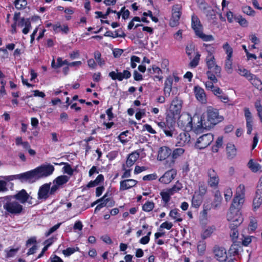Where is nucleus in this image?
<instances>
[{"instance_id":"13d9d810","label":"nucleus","mask_w":262,"mask_h":262,"mask_svg":"<svg viewBox=\"0 0 262 262\" xmlns=\"http://www.w3.org/2000/svg\"><path fill=\"white\" fill-rule=\"evenodd\" d=\"M140 58L136 56H132L130 58L131 67L134 69L136 67V63H140Z\"/></svg>"},{"instance_id":"680f3d73","label":"nucleus","mask_w":262,"mask_h":262,"mask_svg":"<svg viewBox=\"0 0 262 262\" xmlns=\"http://www.w3.org/2000/svg\"><path fill=\"white\" fill-rule=\"evenodd\" d=\"M232 194V191L230 188L226 189L224 192V197L226 201H228L231 199Z\"/></svg>"},{"instance_id":"aec40b11","label":"nucleus","mask_w":262,"mask_h":262,"mask_svg":"<svg viewBox=\"0 0 262 262\" xmlns=\"http://www.w3.org/2000/svg\"><path fill=\"white\" fill-rule=\"evenodd\" d=\"M70 180V177L66 175H62L57 177L53 182L52 187H56V192L60 187L66 184Z\"/></svg>"},{"instance_id":"c9c22d12","label":"nucleus","mask_w":262,"mask_h":262,"mask_svg":"<svg viewBox=\"0 0 262 262\" xmlns=\"http://www.w3.org/2000/svg\"><path fill=\"white\" fill-rule=\"evenodd\" d=\"M54 31L56 32L62 31L65 33H67L69 31V28L67 26H61L59 23H57L53 26Z\"/></svg>"},{"instance_id":"20e7f679","label":"nucleus","mask_w":262,"mask_h":262,"mask_svg":"<svg viewBox=\"0 0 262 262\" xmlns=\"http://www.w3.org/2000/svg\"><path fill=\"white\" fill-rule=\"evenodd\" d=\"M54 170V167L50 164H42L33 169L34 179L38 180L51 175Z\"/></svg>"},{"instance_id":"de8ad7c7","label":"nucleus","mask_w":262,"mask_h":262,"mask_svg":"<svg viewBox=\"0 0 262 262\" xmlns=\"http://www.w3.org/2000/svg\"><path fill=\"white\" fill-rule=\"evenodd\" d=\"M78 250L79 248L78 247H76V248H68L66 250H63L62 251V253L66 256H69Z\"/></svg>"},{"instance_id":"1a4fd4ad","label":"nucleus","mask_w":262,"mask_h":262,"mask_svg":"<svg viewBox=\"0 0 262 262\" xmlns=\"http://www.w3.org/2000/svg\"><path fill=\"white\" fill-rule=\"evenodd\" d=\"M207 176L208 185L213 189L217 188L220 182V178L217 172L214 169L210 168L207 171Z\"/></svg>"},{"instance_id":"0eeeda50","label":"nucleus","mask_w":262,"mask_h":262,"mask_svg":"<svg viewBox=\"0 0 262 262\" xmlns=\"http://www.w3.org/2000/svg\"><path fill=\"white\" fill-rule=\"evenodd\" d=\"M245 196V186L243 184H240L236 189V193L232 202V205L235 207H241L244 203Z\"/></svg>"},{"instance_id":"a878e982","label":"nucleus","mask_w":262,"mask_h":262,"mask_svg":"<svg viewBox=\"0 0 262 262\" xmlns=\"http://www.w3.org/2000/svg\"><path fill=\"white\" fill-rule=\"evenodd\" d=\"M216 230L215 226H211L207 227L201 233V237L203 239H205L210 237L212 233Z\"/></svg>"},{"instance_id":"5701e85b","label":"nucleus","mask_w":262,"mask_h":262,"mask_svg":"<svg viewBox=\"0 0 262 262\" xmlns=\"http://www.w3.org/2000/svg\"><path fill=\"white\" fill-rule=\"evenodd\" d=\"M191 26L196 35L199 34L203 30V27L199 18L197 16L194 14L191 16Z\"/></svg>"},{"instance_id":"052dcab7","label":"nucleus","mask_w":262,"mask_h":262,"mask_svg":"<svg viewBox=\"0 0 262 262\" xmlns=\"http://www.w3.org/2000/svg\"><path fill=\"white\" fill-rule=\"evenodd\" d=\"M148 73L150 74H157L160 75L162 73L161 70L158 67L152 66V68H149L147 69Z\"/></svg>"},{"instance_id":"4c0bfd02","label":"nucleus","mask_w":262,"mask_h":262,"mask_svg":"<svg viewBox=\"0 0 262 262\" xmlns=\"http://www.w3.org/2000/svg\"><path fill=\"white\" fill-rule=\"evenodd\" d=\"M223 143V138L222 136L219 137L215 142V145L213 146L212 147V151L214 152H217L219 151V149L222 147Z\"/></svg>"},{"instance_id":"c03bdc74","label":"nucleus","mask_w":262,"mask_h":262,"mask_svg":"<svg viewBox=\"0 0 262 262\" xmlns=\"http://www.w3.org/2000/svg\"><path fill=\"white\" fill-rule=\"evenodd\" d=\"M198 37L201 38L204 41H210L214 40V37L212 35H206L203 33V31H201L199 34L196 35Z\"/></svg>"},{"instance_id":"393cba45","label":"nucleus","mask_w":262,"mask_h":262,"mask_svg":"<svg viewBox=\"0 0 262 262\" xmlns=\"http://www.w3.org/2000/svg\"><path fill=\"white\" fill-rule=\"evenodd\" d=\"M253 209L256 210L262 207V192H256L255 196L253 201Z\"/></svg>"},{"instance_id":"2eb2a0df","label":"nucleus","mask_w":262,"mask_h":262,"mask_svg":"<svg viewBox=\"0 0 262 262\" xmlns=\"http://www.w3.org/2000/svg\"><path fill=\"white\" fill-rule=\"evenodd\" d=\"M215 257L220 261H225L227 258L226 250L222 246L215 245L213 248Z\"/></svg>"},{"instance_id":"b1692460","label":"nucleus","mask_w":262,"mask_h":262,"mask_svg":"<svg viewBox=\"0 0 262 262\" xmlns=\"http://www.w3.org/2000/svg\"><path fill=\"white\" fill-rule=\"evenodd\" d=\"M139 153L137 151L132 152L128 156L125 165L127 167H132L139 158Z\"/></svg>"},{"instance_id":"774afa93","label":"nucleus","mask_w":262,"mask_h":262,"mask_svg":"<svg viewBox=\"0 0 262 262\" xmlns=\"http://www.w3.org/2000/svg\"><path fill=\"white\" fill-rule=\"evenodd\" d=\"M173 83V78L171 77H168L165 82L164 88H169L172 89V85Z\"/></svg>"},{"instance_id":"7ed1b4c3","label":"nucleus","mask_w":262,"mask_h":262,"mask_svg":"<svg viewBox=\"0 0 262 262\" xmlns=\"http://www.w3.org/2000/svg\"><path fill=\"white\" fill-rule=\"evenodd\" d=\"M221 120L222 118L219 116L218 111L211 107H208L206 115L201 118V124L204 128H211Z\"/></svg>"},{"instance_id":"dca6fc26","label":"nucleus","mask_w":262,"mask_h":262,"mask_svg":"<svg viewBox=\"0 0 262 262\" xmlns=\"http://www.w3.org/2000/svg\"><path fill=\"white\" fill-rule=\"evenodd\" d=\"M108 75L113 80L122 81L123 79H128L130 78L131 73L128 70H124L123 72H118V70L117 69L116 72H111Z\"/></svg>"},{"instance_id":"c756f323","label":"nucleus","mask_w":262,"mask_h":262,"mask_svg":"<svg viewBox=\"0 0 262 262\" xmlns=\"http://www.w3.org/2000/svg\"><path fill=\"white\" fill-rule=\"evenodd\" d=\"M224 69L228 74H231L233 72V59L232 57H226L225 60Z\"/></svg>"},{"instance_id":"a18cd8bd","label":"nucleus","mask_w":262,"mask_h":262,"mask_svg":"<svg viewBox=\"0 0 262 262\" xmlns=\"http://www.w3.org/2000/svg\"><path fill=\"white\" fill-rule=\"evenodd\" d=\"M63 61L61 57L57 58V63H55L54 59L52 61L51 67L54 69H57L63 66Z\"/></svg>"},{"instance_id":"6ab92c4d","label":"nucleus","mask_w":262,"mask_h":262,"mask_svg":"<svg viewBox=\"0 0 262 262\" xmlns=\"http://www.w3.org/2000/svg\"><path fill=\"white\" fill-rule=\"evenodd\" d=\"M138 181L134 179H125L120 182V191H124L135 187Z\"/></svg>"},{"instance_id":"f03ea898","label":"nucleus","mask_w":262,"mask_h":262,"mask_svg":"<svg viewBox=\"0 0 262 262\" xmlns=\"http://www.w3.org/2000/svg\"><path fill=\"white\" fill-rule=\"evenodd\" d=\"M3 205L6 213L8 214L18 215L24 210V207L20 203L10 195L0 197V205Z\"/></svg>"},{"instance_id":"338daca9","label":"nucleus","mask_w":262,"mask_h":262,"mask_svg":"<svg viewBox=\"0 0 262 262\" xmlns=\"http://www.w3.org/2000/svg\"><path fill=\"white\" fill-rule=\"evenodd\" d=\"M239 248L240 247H238V246L237 245H232L230 249L231 253L233 254L234 255H238L239 254Z\"/></svg>"},{"instance_id":"a211bd4d","label":"nucleus","mask_w":262,"mask_h":262,"mask_svg":"<svg viewBox=\"0 0 262 262\" xmlns=\"http://www.w3.org/2000/svg\"><path fill=\"white\" fill-rule=\"evenodd\" d=\"M194 93L196 99L203 104L207 102L206 95L204 89L199 86L194 87Z\"/></svg>"},{"instance_id":"cd10ccee","label":"nucleus","mask_w":262,"mask_h":262,"mask_svg":"<svg viewBox=\"0 0 262 262\" xmlns=\"http://www.w3.org/2000/svg\"><path fill=\"white\" fill-rule=\"evenodd\" d=\"M236 71L240 75L246 77L249 80L252 79L254 77V75L251 74L249 71L240 66L238 67Z\"/></svg>"},{"instance_id":"72a5a7b5","label":"nucleus","mask_w":262,"mask_h":262,"mask_svg":"<svg viewBox=\"0 0 262 262\" xmlns=\"http://www.w3.org/2000/svg\"><path fill=\"white\" fill-rule=\"evenodd\" d=\"M222 48L227 55L226 57H233V50L228 42H225L223 45Z\"/></svg>"},{"instance_id":"69168bd1","label":"nucleus","mask_w":262,"mask_h":262,"mask_svg":"<svg viewBox=\"0 0 262 262\" xmlns=\"http://www.w3.org/2000/svg\"><path fill=\"white\" fill-rule=\"evenodd\" d=\"M194 51V46L191 43L188 45L186 47V53L188 56H190Z\"/></svg>"},{"instance_id":"473e14b6","label":"nucleus","mask_w":262,"mask_h":262,"mask_svg":"<svg viewBox=\"0 0 262 262\" xmlns=\"http://www.w3.org/2000/svg\"><path fill=\"white\" fill-rule=\"evenodd\" d=\"M169 216L176 222H181L183 219L181 217V214L179 213V210L178 209H174L171 210L169 214Z\"/></svg>"},{"instance_id":"a19ab883","label":"nucleus","mask_w":262,"mask_h":262,"mask_svg":"<svg viewBox=\"0 0 262 262\" xmlns=\"http://www.w3.org/2000/svg\"><path fill=\"white\" fill-rule=\"evenodd\" d=\"M206 248V244L205 241H200L198 243L197 249H198V251L199 255H203L205 253Z\"/></svg>"},{"instance_id":"6e6d98bb","label":"nucleus","mask_w":262,"mask_h":262,"mask_svg":"<svg viewBox=\"0 0 262 262\" xmlns=\"http://www.w3.org/2000/svg\"><path fill=\"white\" fill-rule=\"evenodd\" d=\"M126 167H127L125 165V164H123L122 170H124V172L121 176L122 179L129 178L131 176V169H127Z\"/></svg>"},{"instance_id":"6e6552de","label":"nucleus","mask_w":262,"mask_h":262,"mask_svg":"<svg viewBox=\"0 0 262 262\" xmlns=\"http://www.w3.org/2000/svg\"><path fill=\"white\" fill-rule=\"evenodd\" d=\"M213 135L206 134L200 136L197 140L195 146L196 148L202 149L208 146L213 141Z\"/></svg>"},{"instance_id":"4468645a","label":"nucleus","mask_w":262,"mask_h":262,"mask_svg":"<svg viewBox=\"0 0 262 262\" xmlns=\"http://www.w3.org/2000/svg\"><path fill=\"white\" fill-rule=\"evenodd\" d=\"M185 149L183 148L179 147L172 150L171 157L166 163V167L170 168L174 166L176 160L183 155Z\"/></svg>"},{"instance_id":"423d86ee","label":"nucleus","mask_w":262,"mask_h":262,"mask_svg":"<svg viewBox=\"0 0 262 262\" xmlns=\"http://www.w3.org/2000/svg\"><path fill=\"white\" fill-rule=\"evenodd\" d=\"M51 183H46L41 185L38 191L37 199L39 200L45 201L48 199L50 195H53L56 193V187H51Z\"/></svg>"},{"instance_id":"f257e3e1","label":"nucleus","mask_w":262,"mask_h":262,"mask_svg":"<svg viewBox=\"0 0 262 262\" xmlns=\"http://www.w3.org/2000/svg\"><path fill=\"white\" fill-rule=\"evenodd\" d=\"M182 104V101L177 97H176L171 101L169 110L166 114V120L167 123L169 122L171 125L172 124H174L177 120L183 118L187 119V124H191L192 118L188 115L180 116Z\"/></svg>"},{"instance_id":"79ce46f5","label":"nucleus","mask_w":262,"mask_h":262,"mask_svg":"<svg viewBox=\"0 0 262 262\" xmlns=\"http://www.w3.org/2000/svg\"><path fill=\"white\" fill-rule=\"evenodd\" d=\"M94 56L95 59L100 66H102L105 64V61L102 58H101V53L99 51H95L94 53Z\"/></svg>"},{"instance_id":"412c9836","label":"nucleus","mask_w":262,"mask_h":262,"mask_svg":"<svg viewBox=\"0 0 262 262\" xmlns=\"http://www.w3.org/2000/svg\"><path fill=\"white\" fill-rule=\"evenodd\" d=\"M10 196L11 197H13L14 199H15V200L18 201L20 203V204L25 203L28 201L29 198V194L24 189H22L16 194L14 195H11Z\"/></svg>"},{"instance_id":"58836bf2","label":"nucleus","mask_w":262,"mask_h":262,"mask_svg":"<svg viewBox=\"0 0 262 262\" xmlns=\"http://www.w3.org/2000/svg\"><path fill=\"white\" fill-rule=\"evenodd\" d=\"M14 4L17 9L21 10L26 7L27 2L26 0H15Z\"/></svg>"},{"instance_id":"2f4dec72","label":"nucleus","mask_w":262,"mask_h":262,"mask_svg":"<svg viewBox=\"0 0 262 262\" xmlns=\"http://www.w3.org/2000/svg\"><path fill=\"white\" fill-rule=\"evenodd\" d=\"M238 226L230 225V235L232 240L235 242L238 237L239 233L237 230Z\"/></svg>"},{"instance_id":"09e8293b","label":"nucleus","mask_w":262,"mask_h":262,"mask_svg":"<svg viewBox=\"0 0 262 262\" xmlns=\"http://www.w3.org/2000/svg\"><path fill=\"white\" fill-rule=\"evenodd\" d=\"M203 46L205 48L207 55H214L215 53V48L210 45L204 43Z\"/></svg>"},{"instance_id":"9d476101","label":"nucleus","mask_w":262,"mask_h":262,"mask_svg":"<svg viewBox=\"0 0 262 262\" xmlns=\"http://www.w3.org/2000/svg\"><path fill=\"white\" fill-rule=\"evenodd\" d=\"M182 6L180 4H176L172 8V16L169 25L172 27L177 26L179 24V20L182 14Z\"/></svg>"},{"instance_id":"603ef678","label":"nucleus","mask_w":262,"mask_h":262,"mask_svg":"<svg viewBox=\"0 0 262 262\" xmlns=\"http://www.w3.org/2000/svg\"><path fill=\"white\" fill-rule=\"evenodd\" d=\"M182 188L183 186L182 184L179 181H177L175 185H174L172 188H170L169 190H171V192L174 194V193L180 190Z\"/></svg>"},{"instance_id":"8fccbe9b","label":"nucleus","mask_w":262,"mask_h":262,"mask_svg":"<svg viewBox=\"0 0 262 262\" xmlns=\"http://www.w3.org/2000/svg\"><path fill=\"white\" fill-rule=\"evenodd\" d=\"M64 166L62 168L64 173H66L70 176L73 174V169L72 168L70 164L67 163H63Z\"/></svg>"},{"instance_id":"37998d69","label":"nucleus","mask_w":262,"mask_h":262,"mask_svg":"<svg viewBox=\"0 0 262 262\" xmlns=\"http://www.w3.org/2000/svg\"><path fill=\"white\" fill-rule=\"evenodd\" d=\"M222 199V198L220 193L219 191L216 192L214 195V200L213 204L214 208H217L221 205Z\"/></svg>"},{"instance_id":"9b49d317","label":"nucleus","mask_w":262,"mask_h":262,"mask_svg":"<svg viewBox=\"0 0 262 262\" xmlns=\"http://www.w3.org/2000/svg\"><path fill=\"white\" fill-rule=\"evenodd\" d=\"M205 61L207 68L210 70H212L213 72H214L217 76H220L221 72V68L216 64L214 55H207Z\"/></svg>"},{"instance_id":"49530a36","label":"nucleus","mask_w":262,"mask_h":262,"mask_svg":"<svg viewBox=\"0 0 262 262\" xmlns=\"http://www.w3.org/2000/svg\"><path fill=\"white\" fill-rule=\"evenodd\" d=\"M154 208V203L152 202H147L142 206L143 210L146 212L151 211Z\"/></svg>"},{"instance_id":"7c9ffc66","label":"nucleus","mask_w":262,"mask_h":262,"mask_svg":"<svg viewBox=\"0 0 262 262\" xmlns=\"http://www.w3.org/2000/svg\"><path fill=\"white\" fill-rule=\"evenodd\" d=\"M34 174L33 171L32 170L19 174L15 175L14 177L20 180H29L34 179Z\"/></svg>"},{"instance_id":"ea45409f","label":"nucleus","mask_w":262,"mask_h":262,"mask_svg":"<svg viewBox=\"0 0 262 262\" xmlns=\"http://www.w3.org/2000/svg\"><path fill=\"white\" fill-rule=\"evenodd\" d=\"M107 196V194L106 193L104 194L101 198L98 200L95 203H100L99 204H98L100 207L102 208L103 207L107 206V204L110 201V199L109 198H106Z\"/></svg>"},{"instance_id":"bb28decb","label":"nucleus","mask_w":262,"mask_h":262,"mask_svg":"<svg viewBox=\"0 0 262 262\" xmlns=\"http://www.w3.org/2000/svg\"><path fill=\"white\" fill-rule=\"evenodd\" d=\"M226 151L228 158L232 159L236 155V149L234 144L228 143L226 146Z\"/></svg>"},{"instance_id":"39448f33","label":"nucleus","mask_w":262,"mask_h":262,"mask_svg":"<svg viewBox=\"0 0 262 262\" xmlns=\"http://www.w3.org/2000/svg\"><path fill=\"white\" fill-rule=\"evenodd\" d=\"M239 207L233 206L232 205L230 207L227 215L228 221L231 222L230 225L238 226L242 223L243 219L238 210Z\"/></svg>"},{"instance_id":"bf43d9fd","label":"nucleus","mask_w":262,"mask_h":262,"mask_svg":"<svg viewBox=\"0 0 262 262\" xmlns=\"http://www.w3.org/2000/svg\"><path fill=\"white\" fill-rule=\"evenodd\" d=\"M207 191V187L204 185H201L199 187L198 191H196L194 193L201 196L203 198Z\"/></svg>"},{"instance_id":"f704fd0d","label":"nucleus","mask_w":262,"mask_h":262,"mask_svg":"<svg viewBox=\"0 0 262 262\" xmlns=\"http://www.w3.org/2000/svg\"><path fill=\"white\" fill-rule=\"evenodd\" d=\"M173 194L171 190H170L169 189H167L166 191H162L160 193L162 200L165 203H167L169 201L170 196Z\"/></svg>"},{"instance_id":"4be33fe9","label":"nucleus","mask_w":262,"mask_h":262,"mask_svg":"<svg viewBox=\"0 0 262 262\" xmlns=\"http://www.w3.org/2000/svg\"><path fill=\"white\" fill-rule=\"evenodd\" d=\"M190 136L188 133L182 132L180 133L177 137V142L176 145L178 146H183L190 141Z\"/></svg>"},{"instance_id":"864d4df0","label":"nucleus","mask_w":262,"mask_h":262,"mask_svg":"<svg viewBox=\"0 0 262 262\" xmlns=\"http://www.w3.org/2000/svg\"><path fill=\"white\" fill-rule=\"evenodd\" d=\"M243 12L248 15H254L255 11L250 6H246L242 8Z\"/></svg>"},{"instance_id":"c85d7f7f","label":"nucleus","mask_w":262,"mask_h":262,"mask_svg":"<svg viewBox=\"0 0 262 262\" xmlns=\"http://www.w3.org/2000/svg\"><path fill=\"white\" fill-rule=\"evenodd\" d=\"M203 199L201 196L194 193L191 200V206L198 208L202 203Z\"/></svg>"},{"instance_id":"f3484780","label":"nucleus","mask_w":262,"mask_h":262,"mask_svg":"<svg viewBox=\"0 0 262 262\" xmlns=\"http://www.w3.org/2000/svg\"><path fill=\"white\" fill-rule=\"evenodd\" d=\"M177 176V171L171 169L166 171L164 174L159 178V181L164 184L170 183Z\"/></svg>"},{"instance_id":"0e129e2a","label":"nucleus","mask_w":262,"mask_h":262,"mask_svg":"<svg viewBox=\"0 0 262 262\" xmlns=\"http://www.w3.org/2000/svg\"><path fill=\"white\" fill-rule=\"evenodd\" d=\"M246 127L247 128V134L250 135L251 134L253 126V119L246 120Z\"/></svg>"},{"instance_id":"e2e57ef3","label":"nucleus","mask_w":262,"mask_h":262,"mask_svg":"<svg viewBox=\"0 0 262 262\" xmlns=\"http://www.w3.org/2000/svg\"><path fill=\"white\" fill-rule=\"evenodd\" d=\"M158 125L159 127H160L163 131L166 128H170V126H173V125L174 124H172V125H170V123L169 122H167L166 121V122H159L158 123Z\"/></svg>"},{"instance_id":"e433bc0d","label":"nucleus","mask_w":262,"mask_h":262,"mask_svg":"<svg viewBox=\"0 0 262 262\" xmlns=\"http://www.w3.org/2000/svg\"><path fill=\"white\" fill-rule=\"evenodd\" d=\"M248 167L254 172L258 171L261 168L260 165L253 161V160H250L248 163Z\"/></svg>"},{"instance_id":"4d7b16f0","label":"nucleus","mask_w":262,"mask_h":262,"mask_svg":"<svg viewBox=\"0 0 262 262\" xmlns=\"http://www.w3.org/2000/svg\"><path fill=\"white\" fill-rule=\"evenodd\" d=\"M235 20L243 27H246L248 26V21L247 20L241 16L237 17L235 18Z\"/></svg>"},{"instance_id":"f8f14e48","label":"nucleus","mask_w":262,"mask_h":262,"mask_svg":"<svg viewBox=\"0 0 262 262\" xmlns=\"http://www.w3.org/2000/svg\"><path fill=\"white\" fill-rule=\"evenodd\" d=\"M172 150L166 146L161 147L158 150L157 159L159 161H165L164 165L166 167L167 162L170 159Z\"/></svg>"},{"instance_id":"5fc2aeb1","label":"nucleus","mask_w":262,"mask_h":262,"mask_svg":"<svg viewBox=\"0 0 262 262\" xmlns=\"http://www.w3.org/2000/svg\"><path fill=\"white\" fill-rule=\"evenodd\" d=\"M206 75L208 78L211 81L214 82V83H216L217 82V79L216 78V75L214 73L213 74L211 71H208L206 72Z\"/></svg>"},{"instance_id":"3c124183","label":"nucleus","mask_w":262,"mask_h":262,"mask_svg":"<svg viewBox=\"0 0 262 262\" xmlns=\"http://www.w3.org/2000/svg\"><path fill=\"white\" fill-rule=\"evenodd\" d=\"M200 57V54L199 53H197L194 58L190 61L189 66L193 68L196 67L199 64Z\"/></svg>"},{"instance_id":"ddd939ff","label":"nucleus","mask_w":262,"mask_h":262,"mask_svg":"<svg viewBox=\"0 0 262 262\" xmlns=\"http://www.w3.org/2000/svg\"><path fill=\"white\" fill-rule=\"evenodd\" d=\"M200 8L205 14L208 19L212 20V23L214 24H216V22L215 20L216 18L215 11L205 2H202L200 4Z\"/></svg>"}]
</instances>
